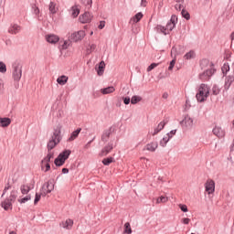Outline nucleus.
<instances>
[{"label": "nucleus", "mask_w": 234, "mask_h": 234, "mask_svg": "<svg viewBox=\"0 0 234 234\" xmlns=\"http://www.w3.org/2000/svg\"><path fill=\"white\" fill-rule=\"evenodd\" d=\"M139 101H142V97H140V96H133L131 99V103L133 105H136V103H138Z\"/></svg>", "instance_id": "c9c22d12"}, {"label": "nucleus", "mask_w": 234, "mask_h": 234, "mask_svg": "<svg viewBox=\"0 0 234 234\" xmlns=\"http://www.w3.org/2000/svg\"><path fill=\"white\" fill-rule=\"evenodd\" d=\"M219 90L218 88H217V86L213 87V94H215L217 96V94H218Z\"/></svg>", "instance_id": "4d7b16f0"}, {"label": "nucleus", "mask_w": 234, "mask_h": 234, "mask_svg": "<svg viewBox=\"0 0 234 234\" xmlns=\"http://www.w3.org/2000/svg\"><path fill=\"white\" fill-rule=\"evenodd\" d=\"M43 189L45 194L52 193L54 191V182L48 181L43 186Z\"/></svg>", "instance_id": "6ab92c4d"}, {"label": "nucleus", "mask_w": 234, "mask_h": 234, "mask_svg": "<svg viewBox=\"0 0 234 234\" xmlns=\"http://www.w3.org/2000/svg\"><path fill=\"white\" fill-rule=\"evenodd\" d=\"M70 150H65L58 154V156L55 159V165L58 167H61L65 161L70 156Z\"/></svg>", "instance_id": "423d86ee"}, {"label": "nucleus", "mask_w": 234, "mask_h": 234, "mask_svg": "<svg viewBox=\"0 0 234 234\" xmlns=\"http://www.w3.org/2000/svg\"><path fill=\"white\" fill-rule=\"evenodd\" d=\"M19 32H21V26L17 25V24H12L9 28H8V33L9 34H19Z\"/></svg>", "instance_id": "f3484780"}, {"label": "nucleus", "mask_w": 234, "mask_h": 234, "mask_svg": "<svg viewBox=\"0 0 234 234\" xmlns=\"http://www.w3.org/2000/svg\"><path fill=\"white\" fill-rule=\"evenodd\" d=\"M163 97L167 98V95L164 94Z\"/></svg>", "instance_id": "338daca9"}, {"label": "nucleus", "mask_w": 234, "mask_h": 234, "mask_svg": "<svg viewBox=\"0 0 234 234\" xmlns=\"http://www.w3.org/2000/svg\"><path fill=\"white\" fill-rule=\"evenodd\" d=\"M205 191L209 196L215 195V181L213 179H207L205 183Z\"/></svg>", "instance_id": "0eeeda50"}, {"label": "nucleus", "mask_w": 234, "mask_h": 234, "mask_svg": "<svg viewBox=\"0 0 234 234\" xmlns=\"http://www.w3.org/2000/svg\"><path fill=\"white\" fill-rule=\"evenodd\" d=\"M92 14L89 12H85L84 14L80 15L79 17L80 23L85 24V23H90L93 19Z\"/></svg>", "instance_id": "1a4fd4ad"}, {"label": "nucleus", "mask_w": 234, "mask_h": 234, "mask_svg": "<svg viewBox=\"0 0 234 234\" xmlns=\"http://www.w3.org/2000/svg\"><path fill=\"white\" fill-rule=\"evenodd\" d=\"M62 173H63L64 175H67V174L69 173V168H63V169H62Z\"/></svg>", "instance_id": "680f3d73"}, {"label": "nucleus", "mask_w": 234, "mask_h": 234, "mask_svg": "<svg viewBox=\"0 0 234 234\" xmlns=\"http://www.w3.org/2000/svg\"><path fill=\"white\" fill-rule=\"evenodd\" d=\"M112 149H114V146L112 145V144H108L106 146H104V148H102V150L101 151L99 155L100 156H107L109 154V153H111V151H112Z\"/></svg>", "instance_id": "dca6fc26"}, {"label": "nucleus", "mask_w": 234, "mask_h": 234, "mask_svg": "<svg viewBox=\"0 0 234 234\" xmlns=\"http://www.w3.org/2000/svg\"><path fill=\"white\" fill-rule=\"evenodd\" d=\"M12 123V120L7 117H0V127H8Z\"/></svg>", "instance_id": "412c9836"}, {"label": "nucleus", "mask_w": 234, "mask_h": 234, "mask_svg": "<svg viewBox=\"0 0 234 234\" xmlns=\"http://www.w3.org/2000/svg\"><path fill=\"white\" fill-rule=\"evenodd\" d=\"M171 140V135L167 133L161 141H160V145L161 147H165L167 145V142Z\"/></svg>", "instance_id": "c85d7f7f"}, {"label": "nucleus", "mask_w": 234, "mask_h": 234, "mask_svg": "<svg viewBox=\"0 0 234 234\" xmlns=\"http://www.w3.org/2000/svg\"><path fill=\"white\" fill-rule=\"evenodd\" d=\"M61 129H63V125L59 123L54 127L53 135L48 143V153H50V151H52V149L61 142Z\"/></svg>", "instance_id": "f257e3e1"}, {"label": "nucleus", "mask_w": 234, "mask_h": 234, "mask_svg": "<svg viewBox=\"0 0 234 234\" xmlns=\"http://www.w3.org/2000/svg\"><path fill=\"white\" fill-rule=\"evenodd\" d=\"M70 46V41H67L65 40L62 44V49L63 50H67V48H69V47Z\"/></svg>", "instance_id": "79ce46f5"}, {"label": "nucleus", "mask_w": 234, "mask_h": 234, "mask_svg": "<svg viewBox=\"0 0 234 234\" xmlns=\"http://www.w3.org/2000/svg\"><path fill=\"white\" fill-rule=\"evenodd\" d=\"M142 17H144V15L142 13H137L132 19V21H133V23H138L140 22V20L142 19Z\"/></svg>", "instance_id": "72a5a7b5"}, {"label": "nucleus", "mask_w": 234, "mask_h": 234, "mask_svg": "<svg viewBox=\"0 0 234 234\" xmlns=\"http://www.w3.org/2000/svg\"><path fill=\"white\" fill-rule=\"evenodd\" d=\"M213 134H215V136H218V138H224V136H226V132L222 129V127L216 126L213 129Z\"/></svg>", "instance_id": "2eb2a0df"}, {"label": "nucleus", "mask_w": 234, "mask_h": 234, "mask_svg": "<svg viewBox=\"0 0 234 234\" xmlns=\"http://www.w3.org/2000/svg\"><path fill=\"white\" fill-rule=\"evenodd\" d=\"M32 200V196L27 195L25 197H19L17 199V201L19 202V204H27V202Z\"/></svg>", "instance_id": "c756f323"}, {"label": "nucleus", "mask_w": 234, "mask_h": 234, "mask_svg": "<svg viewBox=\"0 0 234 234\" xmlns=\"http://www.w3.org/2000/svg\"><path fill=\"white\" fill-rule=\"evenodd\" d=\"M9 234H16V232L13 230V231H10Z\"/></svg>", "instance_id": "0e129e2a"}, {"label": "nucleus", "mask_w": 234, "mask_h": 234, "mask_svg": "<svg viewBox=\"0 0 234 234\" xmlns=\"http://www.w3.org/2000/svg\"><path fill=\"white\" fill-rule=\"evenodd\" d=\"M85 36H87L85 31L80 30V31L72 33L69 37V39L71 41H74L75 43H78V41H82V39L85 37Z\"/></svg>", "instance_id": "6e6552de"}, {"label": "nucleus", "mask_w": 234, "mask_h": 234, "mask_svg": "<svg viewBox=\"0 0 234 234\" xmlns=\"http://www.w3.org/2000/svg\"><path fill=\"white\" fill-rule=\"evenodd\" d=\"M10 187H12L10 185H6L5 186L2 197H5V195H6V191H8V189H10Z\"/></svg>", "instance_id": "3c124183"}, {"label": "nucleus", "mask_w": 234, "mask_h": 234, "mask_svg": "<svg viewBox=\"0 0 234 234\" xmlns=\"http://www.w3.org/2000/svg\"><path fill=\"white\" fill-rule=\"evenodd\" d=\"M21 76H23V70L21 69V67H15L13 71V78L15 81H19V80H21Z\"/></svg>", "instance_id": "ddd939ff"}, {"label": "nucleus", "mask_w": 234, "mask_h": 234, "mask_svg": "<svg viewBox=\"0 0 234 234\" xmlns=\"http://www.w3.org/2000/svg\"><path fill=\"white\" fill-rule=\"evenodd\" d=\"M103 72H105V62L101 61L97 68V74L98 76H103Z\"/></svg>", "instance_id": "4be33fe9"}, {"label": "nucleus", "mask_w": 234, "mask_h": 234, "mask_svg": "<svg viewBox=\"0 0 234 234\" xmlns=\"http://www.w3.org/2000/svg\"><path fill=\"white\" fill-rule=\"evenodd\" d=\"M99 28L100 30H103V28H105V21L100 22Z\"/></svg>", "instance_id": "6e6d98bb"}, {"label": "nucleus", "mask_w": 234, "mask_h": 234, "mask_svg": "<svg viewBox=\"0 0 234 234\" xmlns=\"http://www.w3.org/2000/svg\"><path fill=\"white\" fill-rule=\"evenodd\" d=\"M95 48H96V45L91 44L88 48V52H94Z\"/></svg>", "instance_id": "603ef678"}, {"label": "nucleus", "mask_w": 234, "mask_h": 234, "mask_svg": "<svg viewBox=\"0 0 234 234\" xmlns=\"http://www.w3.org/2000/svg\"><path fill=\"white\" fill-rule=\"evenodd\" d=\"M222 71L223 73L229 72V65L224 64V66L222 67Z\"/></svg>", "instance_id": "de8ad7c7"}, {"label": "nucleus", "mask_w": 234, "mask_h": 234, "mask_svg": "<svg viewBox=\"0 0 234 234\" xmlns=\"http://www.w3.org/2000/svg\"><path fill=\"white\" fill-rule=\"evenodd\" d=\"M234 81V76H228L225 80V89H229Z\"/></svg>", "instance_id": "393cba45"}, {"label": "nucleus", "mask_w": 234, "mask_h": 234, "mask_svg": "<svg viewBox=\"0 0 234 234\" xmlns=\"http://www.w3.org/2000/svg\"><path fill=\"white\" fill-rule=\"evenodd\" d=\"M111 133H109V132H105L102 136H101V140L102 142H107V140L109 139Z\"/></svg>", "instance_id": "c03bdc74"}, {"label": "nucleus", "mask_w": 234, "mask_h": 234, "mask_svg": "<svg viewBox=\"0 0 234 234\" xmlns=\"http://www.w3.org/2000/svg\"><path fill=\"white\" fill-rule=\"evenodd\" d=\"M181 14H182L183 17H185V19H189L190 16H189V13L187 11L183 9Z\"/></svg>", "instance_id": "a18cd8bd"}, {"label": "nucleus", "mask_w": 234, "mask_h": 234, "mask_svg": "<svg viewBox=\"0 0 234 234\" xmlns=\"http://www.w3.org/2000/svg\"><path fill=\"white\" fill-rule=\"evenodd\" d=\"M177 54H178V51H176V48H172L171 57L174 58L169 64L168 70H173V69H175V65H176V55Z\"/></svg>", "instance_id": "9b49d317"}, {"label": "nucleus", "mask_w": 234, "mask_h": 234, "mask_svg": "<svg viewBox=\"0 0 234 234\" xmlns=\"http://www.w3.org/2000/svg\"><path fill=\"white\" fill-rule=\"evenodd\" d=\"M179 207L181 209V211H183L184 213H187L188 209H187V206L186 205H179Z\"/></svg>", "instance_id": "49530a36"}, {"label": "nucleus", "mask_w": 234, "mask_h": 234, "mask_svg": "<svg viewBox=\"0 0 234 234\" xmlns=\"http://www.w3.org/2000/svg\"><path fill=\"white\" fill-rule=\"evenodd\" d=\"M141 6H147V0H142Z\"/></svg>", "instance_id": "bf43d9fd"}, {"label": "nucleus", "mask_w": 234, "mask_h": 234, "mask_svg": "<svg viewBox=\"0 0 234 234\" xmlns=\"http://www.w3.org/2000/svg\"><path fill=\"white\" fill-rule=\"evenodd\" d=\"M213 74H215V69H207L205 72H203L199 78L200 80H202L203 81H207V80H209V78H211V76H213Z\"/></svg>", "instance_id": "f8f14e48"}, {"label": "nucleus", "mask_w": 234, "mask_h": 234, "mask_svg": "<svg viewBox=\"0 0 234 234\" xmlns=\"http://www.w3.org/2000/svg\"><path fill=\"white\" fill-rule=\"evenodd\" d=\"M158 67V63H152L148 68H147V72H151L154 69H156Z\"/></svg>", "instance_id": "37998d69"}, {"label": "nucleus", "mask_w": 234, "mask_h": 234, "mask_svg": "<svg viewBox=\"0 0 234 234\" xmlns=\"http://www.w3.org/2000/svg\"><path fill=\"white\" fill-rule=\"evenodd\" d=\"M144 149L146 151H149L150 153H154V151H156V149H158V143L157 142H152L150 144H147L144 146Z\"/></svg>", "instance_id": "a211bd4d"}, {"label": "nucleus", "mask_w": 234, "mask_h": 234, "mask_svg": "<svg viewBox=\"0 0 234 234\" xmlns=\"http://www.w3.org/2000/svg\"><path fill=\"white\" fill-rule=\"evenodd\" d=\"M165 125H167V121L161 122L154 129V133H152V136H156V134H158L160 131L164 130V127H165Z\"/></svg>", "instance_id": "aec40b11"}, {"label": "nucleus", "mask_w": 234, "mask_h": 234, "mask_svg": "<svg viewBox=\"0 0 234 234\" xmlns=\"http://www.w3.org/2000/svg\"><path fill=\"white\" fill-rule=\"evenodd\" d=\"M49 12L51 14H56L58 12V6L56 5V3L50 2V4H49Z\"/></svg>", "instance_id": "2f4dec72"}, {"label": "nucleus", "mask_w": 234, "mask_h": 234, "mask_svg": "<svg viewBox=\"0 0 234 234\" xmlns=\"http://www.w3.org/2000/svg\"><path fill=\"white\" fill-rule=\"evenodd\" d=\"M91 143H92V141L89 142L88 144L86 145V147H89V145H90Z\"/></svg>", "instance_id": "e2e57ef3"}, {"label": "nucleus", "mask_w": 234, "mask_h": 234, "mask_svg": "<svg viewBox=\"0 0 234 234\" xmlns=\"http://www.w3.org/2000/svg\"><path fill=\"white\" fill-rule=\"evenodd\" d=\"M3 90H5V83L3 80L0 79V92H3Z\"/></svg>", "instance_id": "5fc2aeb1"}, {"label": "nucleus", "mask_w": 234, "mask_h": 234, "mask_svg": "<svg viewBox=\"0 0 234 234\" xmlns=\"http://www.w3.org/2000/svg\"><path fill=\"white\" fill-rule=\"evenodd\" d=\"M185 59H193L195 58V51H189L184 56Z\"/></svg>", "instance_id": "4c0bfd02"}, {"label": "nucleus", "mask_w": 234, "mask_h": 234, "mask_svg": "<svg viewBox=\"0 0 234 234\" xmlns=\"http://www.w3.org/2000/svg\"><path fill=\"white\" fill-rule=\"evenodd\" d=\"M16 198H17V190H12L9 197L1 203V206L5 211L12 209V203L16 202Z\"/></svg>", "instance_id": "20e7f679"}, {"label": "nucleus", "mask_w": 234, "mask_h": 234, "mask_svg": "<svg viewBox=\"0 0 234 234\" xmlns=\"http://www.w3.org/2000/svg\"><path fill=\"white\" fill-rule=\"evenodd\" d=\"M45 39L50 45H56V43L59 42V37L54 34H48L45 36Z\"/></svg>", "instance_id": "9d476101"}, {"label": "nucleus", "mask_w": 234, "mask_h": 234, "mask_svg": "<svg viewBox=\"0 0 234 234\" xmlns=\"http://www.w3.org/2000/svg\"><path fill=\"white\" fill-rule=\"evenodd\" d=\"M82 5L90 8L92 6V0H81Z\"/></svg>", "instance_id": "ea45409f"}, {"label": "nucleus", "mask_w": 234, "mask_h": 234, "mask_svg": "<svg viewBox=\"0 0 234 234\" xmlns=\"http://www.w3.org/2000/svg\"><path fill=\"white\" fill-rule=\"evenodd\" d=\"M30 189H32L28 185H22L20 186V191L22 195H28L30 193Z\"/></svg>", "instance_id": "cd10ccee"}, {"label": "nucleus", "mask_w": 234, "mask_h": 234, "mask_svg": "<svg viewBox=\"0 0 234 234\" xmlns=\"http://www.w3.org/2000/svg\"><path fill=\"white\" fill-rule=\"evenodd\" d=\"M67 81H69V77L65 75H62L57 79V83H58V85H66Z\"/></svg>", "instance_id": "b1692460"}, {"label": "nucleus", "mask_w": 234, "mask_h": 234, "mask_svg": "<svg viewBox=\"0 0 234 234\" xmlns=\"http://www.w3.org/2000/svg\"><path fill=\"white\" fill-rule=\"evenodd\" d=\"M112 162H114V158H112V157L104 158L102 160L103 165H111V164H112Z\"/></svg>", "instance_id": "f704fd0d"}, {"label": "nucleus", "mask_w": 234, "mask_h": 234, "mask_svg": "<svg viewBox=\"0 0 234 234\" xmlns=\"http://www.w3.org/2000/svg\"><path fill=\"white\" fill-rule=\"evenodd\" d=\"M59 226L64 229H72V226H74V220L68 218L66 220L61 221Z\"/></svg>", "instance_id": "4468645a"}, {"label": "nucleus", "mask_w": 234, "mask_h": 234, "mask_svg": "<svg viewBox=\"0 0 234 234\" xmlns=\"http://www.w3.org/2000/svg\"><path fill=\"white\" fill-rule=\"evenodd\" d=\"M52 160H54V154L49 152L41 161V169L44 171V173H48V171H50V162H52Z\"/></svg>", "instance_id": "39448f33"}, {"label": "nucleus", "mask_w": 234, "mask_h": 234, "mask_svg": "<svg viewBox=\"0 0 234 234\" xmlns=\"http://www.w3.org/2000/svg\"><path fill=\"white\" fill-rule=\"evenodd\" d=\"M168 200L169 198L167 197L161 196L156 199L155 204H165Z\"/></svg>", "instance_id": "473e14b6"}, {"label": "nucleus", "mask_w": 234, "mask_h": 234, "mask_svg": "<svg viewBox=\"0 0 234 234\" xmlns=\"http://www.w3.org/2000/svg\"><path fill=\"white\" fill-rule=\"evenodd\" d=\"M183 123H185L186 127H193V119L189 115H186L183 121Z\"/></svg>", "instance_id": "bb28decb"}, {"label": "nucleus", "mask_w": 234, "mask_h": 234, "mask_svg": "<svg viewBox=\"0 0 234 234\" xmlns=\"http://www.w3.org/2000/svg\"><path fill=\"white\" fill-rule=\"evenodd\" d=\"M181 222L183 224L187 225V224H189L191 222V219L189 218H184L181 219Z\"/></svg>", "instance_id": "09e8293b"}, {"label": "nucleus", "mask_w": 234, "mask_h": 234, "mask_svg": "<svg viewBox=\"0 0 234 234\" xmlns=\"http://www.w3.org/2000/svg\"><path fill=\"white\" fill-rule=\"evenodd\" d=\"M202 63H207V60H203Z\"/></svg>", "instance_id": "69168bd1"}, {"label": "nucleus", "mask_w": 234, "mask_h": 234, "mask_svg": "<svg viewBox=\"0 0 234 234\" xmlns=\"http://www.w3.org/2000/svg\"><path fill=\"white\" fill-rule=\"evenodd\" d=\"M177 20L178 18L176 17V16H172L170 22H168L166 25V27L163 26L156 27L157 32H161L165 36H167V34H169L173 30V28H175V27L176 26Z\"/></svg>", "instance_id": "7ed1b4c3"}, {"label": "nucleus", "mask_w": 234, "mask_h": 234, "mask_svg": "<svg viewBox=\"0 0 234 234\" xmlns=\"http://www.w3.org/2000/svg\"><path fill=\"white\" fill-rule=\"evenodd\" d=\"M71 16L72 17H78V16H80V7H78V5L71 7Z\"/></svg>", "instance_id": "7c9ffc66"}, {"label": "nucleus", "mask_w": 234, "mask_h": 234, "mask_svg": "<svg viewBox=\"0 0 234 234\" xmlns=\"http://www.w3.org/2000/svg\"><path fill=\"white\" fill-rule=\"evenodd\" d=\"M168 134L173 138L176 134V130H172Z\"/></svg>", "instance_id": "13d9d810"}, {"label": "nucleus", "mask_w": 234, "mask_h": 234, "mask_svg": "<svg viewBox=\"0 0 234 234\" xmlns=\"http://www.w3.org/2000/svg\"><path fill=\"white\" fill-rule=\"evenodd\" d=\"M124 233H127V234L133 233V229H131V224L129 222H126L124 224Z\"/></svg>", "instance_id": "e433bc0d"}, {"label": "nucleus", "mask_w": 234, "mask_h": 234, "mask_svg": "<svg viewBox=\"0 0 234 234\" xmlns=\"http://www.w3.org/2000/svg\"><path fill=\"white\" fill-rule=\"evenodd\" d=\"M123 103L125 105H129V103H131V98H129V97L123 98Z\"/></svg>", "instance_id": "864d4df0"}, {"label": "nucleus", "mask_w": 234, "mask_h": 234, "mask_svg": "<svg viewBox=\"0 0 234 234\" xmlns=\"http://www.w3.org/2000/svg\"><path fill=\"white\" fill-rule=\"evenodd\" d=\"M32 10H33V14L37 16V17H39V13H40L39 7H37V5H33Z\"/></svg>", "instance_id": "58836bf2"}, {"label": "nucleus", "mask_w": 234, "mask_h": 234, "mask_svg": "<svg viewBox=\"0 0 234 234\" xmlns=\"http://www.w3.org/2000/svg\"><path fill=\"white\" fill-rule=\"evenodd\" d=\"M80 133H81V128L77 129L71 133L70 137L69 138V142H74V140H76V138H78L80 135Z\"/></svg>", "instance_id": "a878e982"}, {"label": "nucleus", "mask_w": 234, "mask_h": 234, "mask_svg": "<svg viewBox=\"0 0 234 234\" xmlns=\"http://www.w3.org/2000/svg\"><path fill=\"white\" fill-rule=\"evenodd\" d=\"M41 200V195L36 194L34 204H37Z\"/></svg>", "instance_id": "8fccbe9b"}, {"label": "nucleus", "mask_w": 234, "mask_h": 234, "mask_svg": "<svg viewBox=\"0 0 234 234\" xmlns=\"http://www.w3.org/2000/svg\"><path fill=\"white\" fill-rule=\"evenodd\" d=\"M176 9L182 10V5H180V4L176 5Z\"/></svg>", "instance_id": "052dcab7"}, {"label": "nucleus", "mask_w": 234, "mask_h": 234, "mask_svg": "<svg viewBox=\"0 0 234 234\" xmlns=\"http://www.w3.org/2000/svg\"><path fill=\"white\" fill-rule=\"evenodd\" d=\"M92 34H93V33L91 32V33H90V36H92Z\"/></svg>", "instance_id": "774afa93"}, {"label": "nucleus", "mask_w": 234, "mask_h": 234, "mask_svg": "<svg viewBox=\"0 0 234 234\" xmlns=\"http://www.w3.org/2000/svg\"><path fill=\"white\" fill-rule=\"evenodd\" d=\"M114 90H116V89L112 86L104 88V89H101V94H112V92H114Z\"/></svg>", "instance_id": "5701e85b"}, {"label": "nucleus", "mask_w": 234, "mask_h": 234, "mask_svg": "<svg viewBox=\"0 0 234 234\" xmlns=\"http://www.w3.org/2000/svg\"><path fill=\"white\" fill-rule=\"evenodd\" d=\"M196 98L199 103H203V101H206L207 98H209V86L207 84H201L197 88V93L196 94Z\"/></svg>", "instance_id": "f03ea898"}, {"label": "nucleus", "mask_w": 234, "mask_h": 234, "mask_svg": "<svg viewBox=\"0 0 234 234\" xmlns=\"http://www.w3.org/2000/svg\"><path fill=\"white\" fill-rule=\"evenodd\" d=\"M0 72L5 74L6 72V64L0 62Z\"/></svg>", "instance_id": "a19ab883"}]
</instances>
